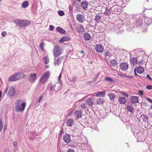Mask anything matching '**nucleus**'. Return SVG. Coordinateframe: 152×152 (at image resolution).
<instances>
[{
	"label": "nucleus",
	"mask_w": 152,
	"mask_h": 152,
	"mask_svg": "<svg viewBox=\"0 0 152 152\" xmlns=\"http://www.w3.org/2000/svg\"><path fill=\"white\" fill-rule=\"evenodd\" d=\"M26 106V103L20 99H17L15 102V109L17 112H23Z\"/></svg>",
	"instance_id": "nucleus-1"
},
{
	"label": "nucleus",
	"mask_w": 152,
	"mask_h": 152,
	"mask_svg": "<svg viewBox=\"0 0 152 152\" xmlns=\"http://www.w3.org/2000/svg\"><path fill=\"white\" fill-rule=\"evenodd\" d=\"M94 100V98L93 97H91L87 99L86 102V103L89 106H91L93 104V101Z\"/></svg>",
	"instance_id": "nucleus-12"
},
{
	"label": "nucleus",
	"mask_w": 152,
	"mask_h": 152,
	"mask_svg": "<svg viewBox=\"0 0 152 152\" xmlns=\"http://www.w3.org/2000/svg\"><path fill=\"white\" fill-rule=\"evenodd\" d=\"M108 96H109L110 99L112 100H113L115 97V95L113 94L112 93H109L108 94Z\"/></svg>",
	"instance_id": "nucleus-34"
},
{
	"label": "nucleus",
	"mask_w": 152,
	"mask_h": 152,
	"mask_svg": "<svg viewBox=\"0 0 152 152\" xmlns=\"http://www.w3.org/2000/svg\"><path fill=\"white\" fill-rule=\"evenodd\" d=\"M49 30L50 31H53L54 29V27L51 25H50L49 26Z\"/></svg>",
	"instance_id": "nucleus-48"
},
{
	"label": "nucleus",
	"mask_w": 152,
	"mask_h": 152,
	"mask_svg": "<svg viewBox=\"0 0 152 152\" xmlns=\"http://www.w3.org/2000/svg\"><path fill=\"white\" fill-rule=\"evenodd\" d=\"M105 13L107 15H109V14H110V12L109 10L106 9Z\"/></svg>",
	"instance_id": "nucleus-45"
},
{
	"label": "nucleus",
	"mask_w": 152,
	"mask_h": 152,
	"mask_svg": "<svg viewBox=\"0 0 152 152\" xmlns=\"http://www.w3.org/2000/svg\"><path fill=\"white\" fill-rule=\"evenodd\" d=\"M88 3L85 1L82 2L81 4L82 7L84 10H86L88 7Z\"/></svg>",
	"instance_id": "nucleus-16"
},
{
	"label": "nucleus",
	"mask_w": 152,
	"mask_h": 152,
	"mask_svg": "<svg viewBox=\"0 0 152 152\" xmlns=\"http://www.w3.org/2000/svg\"><path fill=\"white\" fill-rule=\"evenodd\" d=\"M143 19L141 18L136 19L134 21L135 25L137 27H138L141 25L142 23Z\"/></svg>",
	"instance_id": "nucleus-8"
},
{
	"label": "nucleus",
	"mask_w": 152,
	"mask_h": 152,
	"mask_svg": "<svg viewBox=\"0 0 152 152\" xmlns=\"http://www.w3.org/2000/svg\"><path fill=\"white\" fill-rule=\"evenodd\" d=\"M150 108H151V110H152V105H151L150 106Z\"/></svg>",
	"instance_id": "nucleus-64"
},
{
	"label": "nucleus",
	"mask_w": 152,
	"mask_h": 152,
	"mask_svg": "<svg viewBox=\"0 0 152 152\" xmlns=\"http://www.w3.org/2000/svg\"><path fill=\"white\" fill-rule=\"evenodd\" d=\"M105 94V92H103L102 91H99L95 95L96 96H105L104 94Z\"/></svg>",
	"instance_id": "nucleus-29"
},
{
	"label": "nucleus",
	"mask_w": 152,
	"mask_h": 152,
	"mask_svg": "<svg viewBox=\"0 0 152 152\" xmlns=\"http://www.w3.org/2000/svg\"><path fill=\"white\" fill-rule=\"evenodd\" d=\"M13 145L14 146L16 147L17 146V143L16 142H14L13 143Z\"/></svg>",
	"instance_id": "nucleus-60"
},
{
	"label": "nucleus",
	"mask_w": 152,
	"mask_h": 152,
	"mask_svg": "<svg viewBox=\"0 0 152 152\" xmlns=\"http://www.w3.org/2000/svg\"><path fill=\"white\" fill-rule=\"evenodd\" d=\"M144 26L145 27L148 26L152 23V18L149 17H145L144 18Z\"/></svg>",
	"instance_id": "nucleus-7"
},
{
	"label": "nucleus",
	"mask_w": 152,
	"mask_h": 152,
	"mask_svg": "<svg viewBox=\"0 0 152 152\" xmlns=\"http://www.w3.org/2000/svg\"><path fill=\"white\" fill-rule=\"evenodd\" d=\"M61 73H60V75L58 76V81H60V79H61Z\"/></svg>",
	"instance_id": "nucleus-53"
},
{
	"label": "nucleus",
	"mask_w": 152,
	"mask_h": 152,
	"mask_svg": "<svg viewBox=\"0 0 152 152\" xmlns=\"http://www.w3.org/2000/svg\"><path fill=\"white\" fill-rule=\"evenodd\" d=\"M36 77V74H31L29 77V80L31 83H33L35 80Z\"/></svg>",
	"instance_id": "nucleus-10"
},
{
	"label": "nucleus",
	"mask_w": 152,
	"mask_h": 152,
	"mask_svg": "<svg viewBox=\"0 0 152 152\" xmlns=\"http://www.w3.org/2000/svg\"><path fill=\"white\" fill-rule=\"evenodd\" d=\"M79 104V106L81 107L82 109H84L87 107V106L85 103H81Z\"/></svg>",
	"instance_id": "nucleus-37"
},
{
	"label": "nucleus",
	"mask_w": 152,
	"mask_h": 152,
	"mask_svg": "<svg viewBox=\"0 0 152 152\" xmlns=\"http://www.w3.org/2000/svg\"><path fill=\"white\" fill-rule=\"evenodd\" d=\"M146 99L147 100V101L149 102H150L151 103H152V100L148 98H147Z\"/></svg>",
	"instance_id": "nucleus-56"
},
{
	"label": "nucleus",
	"mask_w": 152,
	"mask_h": 152,
	"mask_svg": "<svg viewBox=\"0 0 152 152\" xmlns=\"http://www.w3.org/2000/svg\"><path fill=\"white\" fill-rule=\"evenodd\" d=\"M63 56H61L59 57L56 60L55 58H54V65L55 66H58L60 65L61 63V61L63 59Z\"/></svg>",
	"instance_id": "nucleus-6"
},
{
	"label": "nucleus",
	"mask_w": 152,
	"mask_h": 152,
	"mask_svg": "<svg viewBox=\"0 0 152 152\" xmlns=\"http://www.w3.org/2000/svg\"><path fill=\"white\" fill-rule=\"evenodd\" d=\"M131 64L133 65H135L137 62V59L135 57H132L130 59Z\"/></svg>",
	"instance_id": "nucleus-22"
},
{
	"label": "nucleus",
	"mask_w": 152,
	"mask_h": 152,
	"mask_svg": "<svg viewBox=\"0 0 152 152\" xmlns=\"http://www.w3.org/2000/svg\"><path fill=\"white\" fill-rule=\"evenodd\" d=\"M104 80L105 81L107 82H109L110 83L115 82V81L114 80L110 78L106 77L105 78Z\"/></svg>",
	"instance_id": "nucleus-31"
},
{
	"label": "nucleus",
	"mask_w": 152,
	"mask_h": 152,
	"mask_svg": "<svg viewBox=\"0 0 152 152\" xmlns=\"http://www.w3.org/2000/svg\"><path fill=\"white\" fill-rule=\"evenodd\" d=\"M54 87H55V86H54V85H53L50 87L49 89L50 91H52L53 90H54Z\"/></svg>",
	"instance_id": "nucleus-50"
},
{
	"label": "nucleus",
	"mask_w": 152,
	"mask_h": 152,
	"mask_svg": "<svg viewBox=\"0 0 152 152\" xmlns=\"http://www.w3.org/2000/svg\"><path fill=\"white\" fill-rule=\"evenodd\" d=\"M19 76V79L23 78L25 77L24 74L22 72L18 73Z\"/></svg>",
	"instance_id": "nucleus-38"
},
{
	"label": "nucleus",
	"mask_w": 152,
	"mask_h": 152,
	"mask_svg": "<svg viewBox=\"0 0 152 152\" xmlns=\"http://www.w3.org/2000/svg\"><path fill=\"white\" fill-rule=\"evenodd\" d=\"M5 92L8 96H13L15 95V91L14 88L12 86L8 87L5 90Z\"/></svg>",
	"instance_id": "nucleus-5"
},
{
	"label": "nucleus",
	"mask_w": 152,
	"mask_h": 152,
	"mask_svg": "<svg viewBox=\"0 0 152 152\" xmlns=\"http://www.w3.org/2000/svg\"><path fill=\"white\" fill-rule=\"evenodd\" d=\"M53 55L55 57H58L62 53V50L61 48L58 45L54 46L53 50Z\"/></svg>",
	"instance_id": "nucleus-2"
},
{
	"label": "nucleus",
	"mask_w": 152,
	"mask_h": 152,
	"mask_svg": "<svg viewBox=\"0 0 152 152\" xmlns=\"http://www.w3.org/2000/svg\"><path fill=\"white\" fill-rule=\"evenodd\" d=\"M43 98V97L42 96H40L38 100V102H40L41 101L42 99Z\"/></svg>",
	"instance_id": "nucleus-51"
},
{
	"label": "nucleus",
	"mask_w": 152,
	"mask_h": 152,
	"mask_svg": "<svg viewBox=\"0 0 152 152\" xmlns=\"http://www.w3.org/2000/svg\"><path fill=\"white\" fill-rule=\"evenodd\" d=\"M70 38L67 37H63L62 38H61L60 40H59V42H64L66 41H68L70 40Z\"/></svg>",
	"instance_id": "nucleus-27"
},
{
	"label": "nucleus",
	"mask_w": 152,
	"mask_h": 152,
	"mask_svg": "<svg viewBox=\"0 0 152 152\" xmlns=\"http://www.w3.org/2000/svg\"><path fill=\"white\" fill-rule=\"evenodd\" d=\"M126 109L129 112H130L131 113H134V109L132 106L130 105H128L126 106Z\"/></svg>",
	"instance_id": "nucleus-21"
},
{
	"label": "nucleus",
	"mask_w": 152,
	"mask_h": 152,
	"mask_svg": "<svg viewBox=\"0 0 152 152\" xmlns=\"http://www.w3.org/2000/svg\"><path fill=\"white\" fill-rule=\"evenodd\" d=\"M121 94L122 95H123L124 96H125L126 97H127L128 96V94L122 92Z\"/></svg>",
	"instance_id": "nucleus-52"
},
{
	"label": "nucleus",
	"mask_w": 152,
	"mask_h": 152,
	"mask_svg": "<svg viewBox=\"0 0 152 152\" xmlns=\"http://www.w3.org/2000/svg\"><path fill=\"white\" fill-rule=\"evenodd\" d=\"M131 100L132 103H138V97L137 96H133L131 97Z\"/></svg>",
	"instance_id": "nucleus-24"
},
{
	"label": "nucleus",
	"mask_w": 152,
	"mask_h": 152,
	"mask_svg": "<svg viewBox=\"0 0 152 152\" xmlns=\"http://www.w3.org/2000/svg\"><path fill=\"white\" fill-rule=\"evenodd\" d=\"M73 116L76 117L77 118H79L81 117L82 114L80 110H77L74 113Z\"/></svg>",
	"instance_id": "nucleus-13"
},
{
	"label": "nucleus",
	"mask_w": 152,
	"mask_h": 152,
	"mask_svg": "<svg viewBox=\"0 0 152 152\" xmlns=\"http://www.w3.org/2000/svg\"><path fill=\"white\" fill-rule=\"evenodd\" d=\"M76 18L79 22L82 23L84 21V16L82 14H78L77 15Z\"/></svg>",
	"instance_id": "nucleus-11"
},
{
	"label": "nucleus",
	"mask_w": 152,
	"mask_h": 152,
	"mask_svg": "<svg viewBox=\"0 0 152 152\" xmlns=\"http://www.w3.org/2000/svg\"><path fill=\"white\" fill-rule=\"evenodd\" d=\"M45 46V44L43 42L41 43L39 45V47L42 51L44 50L43 46Z\"/></svg>",
	"instance_id": "nucleus-40"
},
{
	"label": "nucleus",
	"mask_w": 152,
	"mask_h": 152,
	"mask_svg": "<svg viewBox=\"0 0 152 152\" xmlns=\"http://www.w3.org/2000/svg\"><path fill=\"white\" fill-rule=\"evenodd\" d=\"M43 61L45 62V64H48L49 62V57L48 56L44 57L43 59Z\"/></svg>",
	"instance_id": "nucleus-35"
},
{
	"label": "nucleus",
	"mask_w": 152,
	"mask_h": 152,
	"mask_svg": "<svg viewBox=\"0 0 152 152\" xmlns=\"http://www.w3.org/2000/svg\"><path fill=\"white\" fill-rule=\"evenodd\" d=\"M136 71H134V74H135V75H136V76H137V73H136Z\"/></svg>",
	"instance_id": "nucleus-62"
},
{
	"label": "nucleus",
	"mask_w": 152,
	"mask_h": 152,
	"mask_svg": "<svg viewBox=\"0 0 152 152\" xmlns=\"http://www.w3.org/2000/svg\"><path fill=\"white\" fill-rule=\"evenodd\" d=\"M63 139L64 142L67 144L69 143L71 141L70 136L68 134H66L63 136Z\"/></svg>",
	"instance_id": "nucleus-9"
},
{
	"label": "nucleus",
	"mask_w": 152,
	"mask_h": 152,
	"mask_svg": "<svg viewBox=\"0 0 152 152\" xmlns=\"http://www.w3.org/2000/svg\"><path fill=\"white\" fill-rule=\"evenodd\" d=\"M28 3L27 1H24L22 4V7L26 8L28 6Z\"/></svg>",
	"instance_id": "nucleus-32"
},
{
	"label": "nucleus",
	"mask_w": 152,
	"mask_h": 152,
	"mask_svg": "<svg viewBox=\"0 0 152 152\" xmlns=\"http://www.w3.org/2000/svg\"><path fill=\"white\" fill-rule=\"evenodd\" d=\"M67 152H75V151L72 149H69L68 150Z\"/></svg>",
	"instance_id": "nucleus-55"
},
{
	"label": "nucleus",
	"mask_w": 152,
	"mask_h": 152,
	"mask_svg": "<svg viewBox=\"0 0 152 152\" xmlns=\"http://www.w3.org/2000/svg\"><path fill=\"white\" fill-rule=\"evenodd\" d=\"M146 88L148 90H151L152 89V86L149 85L146 86Z\"/></svg>",
	"instance_id": "nucleus-46"
},
{
	"label": "nucleus",
	"mask_w": 152,
	"mask_h": 152,
	"mask_svg": "<svg viewBox=\"0 0 152 152\" xmlns=\"http://www.w3.org/2000/svg\"><path fill=\"white\" fill-rule=\"evenodd\" d=\"M104 102V100L101 98L97 99L96 100V104L100 105H102Z\"/></svg>",
	"instance_id": "nucleus-23"
},
{
	"label": "nucleus",
	"mask_w": 152,
	"mask_h": 152,
	"mask_svg": "<svg viewBox=\"0 0 152 152\" xmlns=\"http://www.w3.org/2000/svg\"><path fill=\"white\" fill-rule=\"evenodd\" d=\"M144 70L142 67L139 66L135 69V71H136L138 73L141 74L144 72Z\"/></svg>",
	"instance_id": "nucleus-18"
},
{
	"label": "nucleus",
	"mask_w": 152,
	"mask_h": 152,
	"mask_svg": "<svg viewBox=\"0 0 152 152\" xmlns=\"http://www.w3.org/2000/svg\"><path fill=\"white\" fill-rule=\"evenodd\" d=\"M101 16L99 14H96L95 20L97 23H98L101 21Z\"/></svg>",
	"instance_id": "nucleus-26"
},
{
	"label": "nucleus",
	"mask_w": 152,
	"mask_h": 152,
	"mask_svg": "<svg viewBox=\"0 0 152 152\" xmlns=\"http://www.w3.org/2000/svg\"><path fill=\"white\" fill-rule=\"evenodd\" d=\"M76 77H73L72 78L71 80H70L72 82H74L76 80Z\"/></svg>",
	"instance_id": "nucleus-49"
},
{
	"label": "nucleus",
	"mask_w": 152,
	"mask_h": 152,
	"mask_svg": "<svg viewBox=\"0 0 152 152\" xmlns=\"http://www.w3.org/2000/svg\"><path fill=\"white\" fill-rule=\"evenodd\" d=\"M3 128V124L1 120L0 119V132L1 131Z\"/></svg>",
	"instance_id": "nucleus-41"
},
{
	"label": "nucleus",
	"mask_w": 152,
	"mask_h": 152,
	"mask_svg": "<svg viewBox=\"0 0 152 152\" xmlns=\"http://www.w3.org/2000/svg\"><path fill=\"white\" fill-rule=\"evenodd\" d=\"M18 74V73L14 75L16 80L19 79V76Z\"/></svg>",
	"instance_id": "nucleus-42"
},
{
	"label": "nucleus",
	"mask_w": 152,
	"mask_h": 152,
	"mask_svg": "<svg viewBox=\"0 0 152 152\" xmlns=\"http://www.w3.org/2000/svg\"><path fill=\"white\" fill-rule=\"evenodd\" d=\"M95 49L98 52H102L103 51L104 48L101 45H97L96 46Z\"/></svg>",
	"instance_id": "nucleus-15"
},
{
	"label": "nucleus",
	"mask_w": 152,
	"mask_h": 152,
	"mask_svg": "<svg viewBox=\"0 0 152 152\" xmlns=\"http://www.w3.org/2000/svg\"><path fill=\"white\" fill-rule=\"evenodd\" d=\"M54 86H55L54 87V91L56 92H58L61 87V84L60 83H56V84L54 85Z\"/></svg>",
	"instance_id": "nucleus-17"
},
{
	"label": "nucleus",
	"mask_w": 152,
	"mask_h": 152,
	"mask_svg": "<svg viewBox=\"0 0 152 152\" xmlns=\"http://www.w3.org/2000/svg\"><path fill=\"white\" fill-rule=\"evenodd\" d=\"M58 15L60 16H62L64 15V13L62 11H60L58 12Z\"/></svg>",
	"instance_id": "nucleus-43"
},
{
	"label": "nucleus",
	"mask_w": 152,
	"mask_h": 152,
	"mask_svg": "<svg viewBox=\"0 0 152 152\" xmlns=\"http://www.w3.org/2000/svg\"><path fill=\"white\" fill-rule=\"evenodd\" d=\"M119 102L121 104H125L127 100L124 97H121L119 98Z\"/></svg>",
	"instance_id": "nucleus-25"
},
{
	"label": "nucleus",
	"mask_w": 152,
	"mask_h": 152,
	"mask_svg": "<svg viewBox=\"0 0 152 152\" xmlns=\"http://www.w3.org/2000/svg\"><path fill=\"white\" fill-rule=\"evenodd\" d=\"M146 77L148 79H150L151 81H152V79L150 77L149 75H147Z\"/></svg>",
	"instance_id": "nucleus-54"
},
{
	"label": "nucleus",
	"mask_w": 152,
	"mask_h": 152,
	"mask_svg": "<svg viewBox=\"0 0 152 152\" xmlns=\"http://www.w3.org/2000/svg\"><path fill=\"white\" fill-rule=\"evenodd\" d=\"M50 76V73L48 72H45L43 75L41 77L39 82L42 84H44L46 80L48 79Z\"/></svg>",
	"instance_id": "nucleus-4"
},
{
	"label": "nucleus",
	"mask_w": 152,
	"mask_h": 152,
	"mask_svg": "<svg viewBox=\"0 0 152 152\" xmlns=\"http://www.w3.org/2000/svg\"><path fill=\"white\" fill-rule=\"evenodd\" d=\"M117 64V62L116 60L115 59H113L111 61H110V66H114L116 65Z\"/></svg>",
	"instance_id": "nucleus-33"
},
{
	"label": "nucleus",
	"mask_w": 152,
	"mask_h": 152,
	"mask_svg": "<svg viewBox=\"0 0 152 152\" xmlns=\"http://www.w3.org/2000/svg\"><path fill=\"white\" fill-rule=\"evenodd\" d=\"M83 37L84 39L86 40H89L91 38V36L88 33H85L83 35Z\"/></svg>",
	"instance_id": "nucleus-28"
},
{
	"label": "nucleus",
	"mask_w": 152,
	"mask_h": 152,
	"mask_svg": "<svg viewBox=\"0 0 152 152\" xmlns=\"http://www.w3.org/2000/svg\"><path fill=\"white\" fill-rule=\"evenodd\" d=\"M77 31L79 33L83 32L85 31V29L83 26L81 25L77 27Z\"/></svg>",
	"instance_id": "nucleus-20"
},
{
	"label": "nucleus",
	"mask_w": 152,
	"mask_h": 152,
	"mask_svg": "<svg viewBox=\"0 0 152 152\" xmlns=\"http://www.w3.org/2000/svg\"><path fill=\"white\" fill-rule=\"evenodd\" d=\"M4 152H10L9 149L8 148H6L4 149Z\"/></svg>",
	"instance_id": "nucleus-57"
},
{
	"label": "nucleus",
	"mask_w": 152,
	"mask_h": 152,
	"mask_svg": "<svg viewBox=\"0 0 152 152\" xmlns=\"http://www.w3.org/2000/svg\"><path fill=\"white\" fill-rule=\"evenodd\" d=\"M111 53L110 52L107 51V52H105V56H107L110 57L111 56Z\"/></svg>",
	"instance_id": "nucleus-39"
},
{
	"label": "nucleus",
	"mask_w": 152,
	"mask_h": 152,
	"mask_svg": "<svg viewBox=\"0 0 152 152\" xmlns=\"http://www.w3.org/2000/svg\"><path fill=\"white\" fill-rule=\"evenodd\" d=\"M100 74V73L99 72L97 73V74L96 75V78H97L98 77H99V75Z\"/></svg>",
	"instance_id": "nucleus-59"
},
{
	"label": "nucleus",
	"mask_w": 152,
	"mask_h": 152,
	"mask_svg": "<svg viewBox=\"0 0 152 152\" xmlns=\"http://www.w3.org/2000/svg\"><path fill=\"white\" fill-rule=\"evenodd\" d=\"M74 112V110H72L70 111L69 113H67V116H70L72 115V114Z\"/></svg>",
	"instance_id": "nucleus-44"
},
{
	"label": "nucleus",
	"mask_w": 152,
	"mask_h": 152,
	"mask_svg": "<svg viewBox=\"0 0 152 152\" xmlns=\"http://www.w3.org/2000/svg\"><path fill=\"white\" fill-rule=\"evenodd\" d=\"M120 68L122 70H126L128 67V64L125 62H123L120 64Z\"/></svg>",
	"instance_id": "nucleus-14"
},
{
	"label": "nucleus",
	"mask_w": 152,
	"mask_h": 152,
	"mask_svg": "<svg viewBox=\"0 0 152 152\" xmlns=\"http://www.w3.org/2000/svg\"><path fill=\"white\" fill-rule=\"evenodd\" d=\"M97 79L96 78H95V79H94V80H93V83H95L96 82V80H97Z\"/></svg>",
	"instance_id": "nucleus-61"
},
{
	"label": "nucleus",
	"mask_w": 152,
	"mask_h": 152,
	"mask_svg": "<svg viewBox=\"0 0 152 152\" xmlns=\"http://www.w3.org/2000/svg\"><path fill=\"white\" fill-rule=\"evenodd\" d=\"M138 93L140 94L141 95H143V92L141 91H139L138 92Z\"/></svg>",
	"instance_id": "nucleus-58"
},
{
	"label": "nucleus",
	"mask_w": 152,
	"mask_h": 152,
	"mask_svg": "<svg viewBox=\"0 0 152 152\" xmlns=\"http://www.w3.org/2000/svg\"><path fill=\"white\" fill-rule=\"evenodd\" d=\"M56 29L58 32L61 34H64L65 32V31L63 29L59 27H57L56 28Z\"/></svg>",
	"instance_id": "nucleus-30"
},
{
	"label": "nucleus",
	"mask_w": 152,
	"mask_h": 152,
	"mask_svg": "<svg viewBox=\"0 0 152 152\" xmlns=\"http://www.w3.org/2000/svg\"><path fill=\"white\" fill-rule=\"evenodd\" d=\"M7 34V33L6 31H4L2 32L1 35V36L3 37H5Z\"/></svg>",
	"instance_id": "nucleus-47"
},
{
	"label": "nucleus",
	"mask_w": 152,
	"mask_h": 152,
	"mask_svg": "<svg viewBox=\"0 0 152 152\" xmlns=\"http://www.w3.org/2000/svg\"><path fill=\"white\" fill-rule=\"evenodd\" d=\"M14 22L21 26H26L30 24L28 20L17 19L14 21Z\"/></svg>",
	"instance_id": "nucleus-3"
},
{
	"label": "nucleus",
	"mask_w": 152,
	"mask_h": 152,
	"mask_svg": "<svg viewBox=\"0 0 152 152\" xmlns=\"http://www.w3.org/2000/svg\"><path fill=\"white\" fill-rule=\"evenodd\" d=\"M49 65H46V67L47 68H49Z\"/></svg>",
	"instance_id": "nucleus-63"
},
{
	"label": "nucleus",
	"mask_w": 152,
	"mask_h": 152,
	"mask_svg": "<svg viewBox=\"0 0 152 152\" xmlns=\"http://www.w3.org/2000/svg\"><path fill=\"white\" fill-rule=\"evenodd\" d=\"M74 123V121L72 119H69L67 120L66 122L67 125L68 126H72L73 124Z\"/></svg>",
	"instance_id": "nucleus-19"
},
{
	"label": "nucleus",
	"mask_w": 152,
	"mask_h": 152,
	"mask_svg": "<svg viewBox=\"0 0 152 152\" xmlns=\"http://www.w3.org/2000/svg\"><path fill=\"white\" fill-rule=\"evenodd\" d=\"M8 80L10 81H16L14 75L11 76L8 79Z\"/></svg>",
	"instance_id": "nucleus-36"
}]
</instances>
